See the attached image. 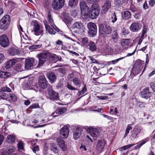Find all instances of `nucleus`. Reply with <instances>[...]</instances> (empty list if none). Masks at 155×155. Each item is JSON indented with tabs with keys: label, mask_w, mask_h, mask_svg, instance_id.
Returning a JSON list of instances; mask_svg holds the SVG:
<instances>
[{
	"label": "nucleus",
	"mask_w": 155,
	"mask_h": 155,
	"mask_svg": "<svg viewBox=\"0 0 155 155\" xmlns=\"http://www.w3.org/2000/svg\"><path fill=\"white\" fill-rule=\"evenodd\" d=\"M31 25L33 26V31L34 34L36 35H42L43 31V27L38 23L36 20L33 21L31 23Z\"/></svg>",
	"instance_id": "nucleus-1"
},
{
	"label": "nucleus",
	"mask_w": 155,
	"mask_h": 155,
	"mask_svg": "<svg viewBox=\"0 0 155 155\" xmlns=\"http://www.w3.org/2000/svg\"><path fill=\"white\" fill-rule=\"evenodd\" d=\"M48 53L47 52L41 53L38 54L37 57L39 60V63L38 66L40 67L46 63L47 64L49 63L48 56Z\"/></svg>",
	"instance_id": "nucleus-2"
},
{
	"label": "nucleus",
	"mask_w": 155,
	"mask_h": 155,
	"mask_svg": "<svg viewBox=\"0 0 155 155\" xmlns=\"http://www.w3.org/2000/svg\"><path fill=\"white\" fill-rule=\"evenodd\" d=\"M11 21V18L8 15H6L3 16L0 20V28L2 30H6Z\"/></svg>",
	"instance_id": "nucleus-3"
},
{
	"label": "nucleus",
	"mask_w": 155,
	"mask_h": 155,
	"mask_svg": "<svg viewBox=\"0 0 155 155\" xmlns=\"http://www.w3.org/2000/svg\"><path fill=\"white\" fill-rule=\"evenodd\" d=\"M100 12L99 7L96 4L93 5L91 7V10L88 12L89 17L92 19H94L98 16Z\"/></svg>",
	"instance_id": "nucleus-4"
},
{
	"label": "nucleus",
	"mask_w": 155,
	"mask_h": 155,
	"mask_svg": "<svg viewBox=\"0 0 155 155\" xmlns=\"http://www.w3.org/2000/svg\"><path fill=\"white\" fill-rule=\"evenodd\" d=\"M87 27L88 29V34L89 36L93 37L96 35L97 27L94 23L89 22L87 25Z\"/></svg>",
	"instance_id": "nucleus-5"
},
{
	"label": "nucleus",
	"mask_w": 155,
	"mask_h": 155,
	"mask_svg": "<svg viewBox=\"0 0 155 155\" xmlns=\"http://www.w3.org/2000/svg\"><path fill=\"white\" fill-rule=\"evenodd\" d=\"M111 28L109 26L105 25H101L100 27L99 31L101 35L104 37L106 34H109L111 32Z\"/></svg>",
	"instance_id": "nucleus-6"
},
{
	"label": "nucleus",
	"mask_w": 155,
	"mask_h": 155,
	"mask_svg": "<svg viewBox=\"0 0 155 155\" xmlns=\"http://www.w3.org/2000/svg\"><path fill=\"white\" fill-rule=\"evenodd\" d=\"M36 64L37 62L34 58H27L25 61V68L27 70L29 69L31 67L35 65Z\"/></svg>",
	"instance_id": "nucleus-7"
},
{
	"label": "nucleus",
	"mask_w": 155,
	"mask_h": 155,
	"mask_svg": "<svg viewBox=\"0 0 155 155\" xmlns=\"http://www.w3.org/2000/svg\"><path fill=\"white\" fill-rule=\"evenodd\" d=\"M39 87L42 89H45L48 87V83L44 75L40 76L38 79Z\"/></svg>",
	"instance_id": "nucleus-8"
},
{
	"label": "nucleus",
	"mask_w": 155,
	"mask_h": 155,
	"mask_svg": "<svg viewBox=\"0 0 155 155\" xmlns=\"http://www.w3.org/2000/svg\"><path fill=\"white\" fill-rule=\"evenodd\" d=\"M0 44L4 48H6L9 45V41L6 35H3L0 36Z\"/></svg>",
	"instance_id": "nucleus-9"
},
{
	"label": "nucleus",
	"mask_w": 155,
	"mask_h": 155,
	"mask_svg": "<svg viewBox=\"0 0 155 155\" xmlns=\"http://www.w3.org/2000/svg\"><path fill=\"white\" fill-rule=\"evenodd\" d=\"M64 0H54L52 5L53 9L55 10L61 9L64 6Z\"/></svg>",
	"instance_id": "nucleus-10"
},
{
	"label": "nucleus",
	"mask_w": 155,
	"mask_h": 155,
	"mask_svg": "<svg viewBox=\"0 0 155 155\" xmlns=\"http://www.w3.org/2000/svg\"><path fill=\"white\" fill-rule=\"evenodd\" d=\"M142 25L138 22H133L130 27V30L133 32H138L142 28Z\"/></svg>",
	"instance_id": "nucleus-11"
},
{
	"label": "nucleus",
	"mask_w": 155,
	"mask_h": 155,
	"mask_svg": "<svg viewBox=\"0 0 155 155\" xmlns=\"http://www.w3.org/2000/svg\"><path fill=\"white\" fill-rule=\"evenodd\" d=\"M48 94L50 99L52 100H57L58 98V94L55 92L51 87H49L47 89Z\"/></svg>",
	"instance_id": "nucleus-12"
},
{
	"label": "nucleus",
	"mask_w": 155,
	"mask_h": 155,
	"mask_svg": "<svg viewBox=\"0 0 155 155\" xmlns=\"http://www.w3.org/2000/svg\"><path fill=\"white\" fill-rule=\"evenodd\" d=\"M61 136L64 138H66L68 137L69 133L68 126L65 125L61 128L60 130Z\"/></svg>",
	"instance_id": "nucleus-13"
},
{
	"label": "nucleus",
	"mask_w": 155,
	"mask_h": 155,
	"mask_svg": "<svg viewBox=\"0 0 155 155\" xmlns=\"http://www.w3.org/2000/svg\"><path fill=\"white\" fill-rule=\"evenodd\" d=\"M81 12L82 15H87L89 12V8L86 4L84 1H81L80 3Z\"/></svg>",
	"instance_id": "nucleus-14"
},
{
	"label": "nucleus",
	"mask_w": 155,
	"mask_h": 155,
	"mask_svg": "<svg viewBox=\"0 0 155 155\" xmlns=\"http://www.w3.org/2000/svg\"><path fill=\"white\" fill-rule=\"evenodd\" d=\"M106 143L104 140H99L97 144L96 149L101 152L106 148Z\"/></svg>",
	"instance_id": "nucleus-15"
},
{
	"label": "nucleus",
	"mask_w": 155,
	"mask_h": 155,
	"mask_svg": "<svg viewBox=\"0 0 155 155\" xmlns=\"http://www.w3.org/2000/svg\"><path fill=\"white\" fill-rule=\"evenodd\" d=\"M152 94L149 91V89L148 87H146L143 89L141 92L140 96L141 97L147 99L151 97Z\"/></svg>",
	"instance_id": "nucleus-16"
},
{
	"label": "nucleus",
	"mask_w": 155,
	"mask_h": 155,
	"mask_svg": "<svg viewBox=\"0 0 155 155\" xmlns=\"http://www.w3.org/2000/svg\"><path fill=\"white\" fill-rule=\"evenodd\" d=\"M87 131L90 133L93 137H96L99 135L100 132L99 130L93 127H88L87 129Z\"/></svg>",
	"instance_id": "nucleus-17"
},
{
	"label": "nucleus",
	"mask_w": 155,
	"mask_h": 155,
	"mask_svg": "<svg viewBox=\"0 0 155 155\" xmlns=\"http://www.w3.org/2000/svg\"><path fill=\"white\" fill-rule=\"evenodd\" d=\"M56 142L60 148L64 151L67 150V147L65 144V141L61 138L58 137L56 139Z\"/></svg>",
	"instance_id": "nucleus-18"
},
{
	"label": "nucleus",
	"mask_w": 155,
	"mask_h": 155,
	"mask_svg": "<svg viewBox=\"0 0 155 155\" xmlns=\"http://www.w3.org/2000/svg\"><path fill=\"white\" fill-rule=\"evenodd\" d=\"M82 129L80 127H77L76 129L74 130L73 137L75 140L79 138L81 133Z\"/></svg>",
	"instance_id": "nucleus-19"
},
{
	"label": "nucleus",
	"mask_w": 155,
	"mask_h": 155,
	"mask_svg": "<svg viewBox=\"0 0 155 155\" xmlns=\"http://www.w3.org/2000/svg\"><path fill=\"white\" fill-rule=\"evenodd\" d=\"M141 129L139 127H137L134 128L131 131V136L134 139L138 137L137 135L140 132Z\"/></svg>",
	"instance_id": "nucleus-20"
},
{
	"label": "nucleus",
	"mask_w": 155,
	"mask_h": 155,
	"mask_svg": "<svg viewBox=\"0 0 155 155\" xmlns=\"http://www.w3.org/2000/svg\"><path fill=\"white\" fill-rule=\"evenodd\" d=\"M111 6V4L110 1L109 0H106L105 2L104 3V5L102 7V12L104 13L106 12Z\"/></svg>",
	"instance_id": "nucleus-21"
},
{
	"label": "nucleus",
	"mask_w": 155,
	"mask_h": 155,
	"mask_svg": "<svg viewBox=\"0 0 155 155\" xmlns=\"http://www.w3.org/2000/svg\"><path fill=\"white\" fill-rule=\"evenodd\" d=\"M131 13L129 11H125L122 13V16L123 19L125 20H128L131 18Z\"/></svg>",
	"instance_id": "nucleus-22"
},
{
	"label": "nucleus",
	"mask_w": 155,
	"mask_h": 155,
	"mask_svg": "<svg viewBox=\"0 0 155 155\" xmlns=\"http://www.w3.org/2000/svg\"><path fill=\"white\" fill-rule=\"evenodd\" d=\"M72 28L78 30L82 29L84 28V25L81 21L75 22L73 24Z\"/></svg>",
	"instance_id": "nucleus-23"
},
{
	"label": "nucleus",
	"mask_w": 155,
	"mask_h": 155,
	"mask_svg": "<svg viewBox=\"0 0 155 155\" xmlns=\"http://www.w3.org/2000/svg\"><path fill=\"white\" fill-rule=\"evenodd\" d=\"M17 61V59H14L9 60L6 64V68L7 69L10 68L12 66L15 64Z\"/></svg>",
	"instance_id": "nucleus-24"
},
{
	"label": "nucleus",
	"mask_w": 155,
	"mask_h": 155,
	"mask_svg": "<svg viewBox=\"0 0 155 155\" xmlns=\"http://www.w3.org/2000/svg\"><path fill=\"white\" fill-rule=\"evenodd\" d=\"M63 21L66 24H70L72 19L69 16L68 14L65 13L63 14Z\"/></svg>",
	"instance_id": "nucleus-25"
},
{
	"label": "nucleus",
	"mask_w": 155,
	"mask_h": 155,
	"mask_svg": "<svg viewBox=\"0 0 155 155\" xmlns=\"http://www.w3.org/2000/svg\"><path fill=\"white\" fill-rule=\"evenodd\" d=\"M48 79L51 82H53L56 79V76L55 74L52 72L48 73L47 75Z\"/></svg>",
	"instance_id": "nucleus-26"
},
{
	"label": "nucleus",
	"mask_w": 155,
	"mask_h": 155,
	"mask_svg": "<svg viewBox=\"0 0 155 155\" xmlns=\"http://www.w3.org/2000/svg\"><path fill=\"white\" fill-rule=\"evenodd\" d=\"M119 38V36L117 32L115 31H114L112 33L111 38L112 40L115 43H117Z\"/></svg>",
	"instance_id": "nucleus-27"
},
{
	"label": "nucleus",
	"mask_w": 155,
	"mask_h": 155,
	"mask_svg": "<svg viewBox=\"0 0 155 155\" xmlns=\"http://www.w3.org/2000/svg\"><path fill=\"white\" fill-rule=\"evenodd\" d=\"M73 83L75 86L80 87L81 84V81L78 78H74L73 80Z\"/></svg>",
	"instance_id": "nucleus-28"
},
{
	"label": "nucleus",
	"mask_w": 155,
	"mask_h": 155,
	"mask_svg": "<svg viewBox=\"0 0 155 155\" xmlns=\"http://www.w3.org/2000/svg\"><path fill=\"white\" fill-rule=\"evenodd\" d=\"M45 28L46 30L48 31V32L50 34L54 35L56 32L54 30L53 28H51L49 25H48L45 23H44Z\"/></svg>",
	"instance_id": "nucleus-29"
},
{
	"label": "nucleus",
	"mask_w": 155,
	"mask_h": 155,
	"mask_svg": "<svg viewBox=\"0 0 155 155\" xmlns=\"http://www.w3.org/2000/svg\"><path fill=\"white\" fill-rule=\"evenodd\" d=\"M8 53L11 55L14 56L18 54V51L15 48H12L8 50Z\"/></svg>",
	"instance_id": "nucleus-30"
},
{
	"label": "nucleus",
	"mask_w": 155,
	"mask_h": 155,
	"mask_svg": "<svg viewBox=\"0 0 155 155\" xmlns=\"http://www.w3.org/2000/svg\"><path fill=\"white\" fill-rule=\"evenodd\" d=\"M51 150L53 151L55 154L58 153L59 150L56 144L51 143L50 144Z\"/></svg>",
	"instance_id": "nucleus-31"
},
{
	"label": "nucleus",
	"mask_w": 155,
	"mask_h": 155,
	"mask_svg": "<svg viewBox=\"0 0 155 155\" xmlns=\"http://www.w3.org/2000/svg\"><path fill=\"white\" fill-rule=\"evenodd\" d=\"M7 138L8 142L10 143H14L15 141V137L13 135H8L7 136Z\"/></svg>",
	"instance_id": "nucleus-32"
},
{
	"label": "nucleus",
	"mask_w": 155,
	"mask_h": 155,
	"mask_svg": "<svg viewBox=\"0 0 155 155\" xmlns=\"http://www.w3.org/2000/svg\"><path fill=\"white\" fill-rule=\"evenodd\" d=\"M88 46H89V49L91 51H94L96 50V46L93 42L90 41Z\"/></svg>",
	"instance_id": "nucleus-33"
},
{
	"label": "nucleus",
	"mask_w": 155,
	"mask_h": 155,
	"mask_svg": "<svg viewBox=\"0 0 155 155\" xmlns=\"http://www.w3.org/2000/svg\"><path fill=\"white\" fill-rule=\"evenodd\" d=\"M115 5L117 6H121L123 3H127L128 0H114Z\"/></svg>",
	"instance_id": "nucleus-34"
},
{
	"label": "nucleus",
	"mask_w": 155,
	"mask_h": 155,
	"mask_svg": "<svg viewBox=\"0 0 155 155\" xmlns=\"http://www.w3.org/2000/svg\"><path fill=\"white\" fill-rule=\"evenodd\" d=\"M48 20L49 21V24L51 25H54V22L53 19V17L52 16V14L50 11H49L48 14Z\"/></svg>",
	"instance_id": "nucleus-35"
},
{
	"label": "nucleus",
	"mask_w": 155,
	"mask_h": 155,
	"mask_svg": "<svg viewBox=\"0 0 155 155\" xmlns=\"http://www.w3.org/2000/svg\"><path fill=\"white\" fill-rule=\"evenodd\" d=\"M10 74L8 72L0 71V78H5L8 77Z\"/></svg>",
	"instance_id": "nucleus-36"
},
{
	"label": "nucleus",
	"mask_w": 155,
	"mask_h": 155,
	"mask_svg": "<svg viewBox=\"0 0 155 155\" xmlns=\"http://www.w3.org/2000/svg\"><path fill=\"white\" fill-rule=\"evenodd\" d=\"M130 44L129 41L127 39H123L121 41V44L122 46L126 48Z\"/></svg>",
	"instance_id": "nucleus-37"
},
{
	"label": "nucleus",
	"mask_w": 155,
	"mask_h": 155,
	"mask_svg": "<svg viewBox=\"0 0 155 155\" xmlns=\"http://www.w3.org/2000/svg\"><path fill=\"white\" fill-rule=\"evenodd\" d=\"M67 111V108L65 107H62L57 110L56 113L59 114H61L65 113Z\"/></svg>",
	"instance_id": "nucleus-38"
},
{
	"label": "nucleus",
	"mask_w": 155,
	"mask_h": 155,
	"mask_svg": "<svg viewBox=\"0 0 155 155\" xmlns=\"http://www.w3.org/2000/svg\"><path fill=\"white\" fill-rule=\"evenodd\" d=\"M78 2V0H69L68 5L71 7L75 6L77 4Z\"/></svg>",
	"instance_id": "nucleus-39"
},
{
	"label": "nucleus",
	"mask_w": 155,
	"mask_h": 155,
	"mask_svg": "<svg viewBox=\"0 0 155 155\" xmlns=\"http://www.w3.org/2000/svg\"><path fill=\"white\" fill-rule=\"evenodd\" d=\"M134 145V144H130L128 145H127L120 148H119V150L120 151L125 150L127 149L130 148Z\"/></svg>",
	"instance_id": "nucleus-40"
},
{
	"label": "nucleus",
	"mask_w": 155,
	"mask_h": 155,
	"mask_svg": "<svg viewBox=\"0 0 155 155\" xmlns=\"http://www.w3.org/2000/svg\"><path fill=\"white\" fill-rule=\"evenodd\" d=\"M81 42L83 44L86 46H88V44L90 43V41H89L87 38H83L81 39Z\"/></svg>",
	"instance_id": "nucleus-41"
},
{
	"label": "nucleus",
	"mask_w": 155,
	"mask_h": 155,
	"mask_svg": "<svg viewBox=\"0 0 155 155\" xmlns=\"http://www.w3.org/2000/svg\"><path fill=\"white\" fill-rule=\"evenodd\" d=\"M18 72L21 71L23 68H22L21 64L19 63L17 64L14 68Z\"/></svg>",
	"instance_id": "nucleus-42"
},
{
	"label": "nucleus",
	"mask_w": 155,
	"mask_h": 155,
	"mask_svg": "<svg viewBox=\"0 0 155 155\" xmlns=\"http://www.w3.org/2000/svg\"><path fill=\"white\" fill-rule=\"evenodd\" d=\"M15 149V148L13 146L10 147L8 148L7 149V150L6 152H8V153L9 154V155H10L11 153L14 152Z\"/></svg>",
	"instance_id": "nucleus-43"
},
{
	"label": "nucleus",
	"mask_w": 155,
	"mask_h": 155,
	"mask_svg": "<svg viewBox=\"0 0 155 155\" xmlns=\"http://www.w3.org/2000/svg\"><path fill=\"white\" fill-rule=\"evenodd\" d=\"M132 129V127L128 125L127 127L126 130L125 134L124 135V137H126L129 133L130 130Z\"/></svg>",
	"instance_id": "nucleus-44"
},
{
	"label": "nucleus",
	"mask_w": 155,
	"mask_h": 155,
	"mask_svg": "<svg viewBox=\"0 0 155 155\" xmlns=\"http://www.w3.org/2000/svg\"><path fill=\"white\" fill-rule=\"evenodd\" d=\"M49 57H48V61L49 63L51 62L54 60L55 59V55L54 54H51L49 55H48Z\"/></svg>",
	"instance_id": "nucleus-45"
},
{
	"label": "nucleus",
	"mask_w": 155,
	"mask_h": 155,
	"mask_svg": "<svg viewBox=\"0 0 155 155\" xmlns=\"http://www.w3.org/2000/svg\"><path fill=\"white\" fill-rule=\"evenodd\" d=\"M0 91L4 92H10L11 91V90L8 87H2Z\"/></svg>",
	"instance_id": "nucleus-46"
},
{
	"label": "nucleus",
	"mask_w": 155,
	"mask_h": 155,
	"mask_svg": "<svg viewBox=\"0 0 155 155\" xmlns=\"http://www.w3.org/2000/svg\"><path fill=\"white\" fill-rule=\"evenodd\" d=\"M24 143L21 141H19L18 143V147L19 150H23L24 149Z\"/></svg>",
	"instance_id": "nucleus-47"
},
{
	"label": "nucleus",
	"mask_w": 155,
	"mask_h": 155,
	"mask_svg": "<svg viewBox=\"0 0 155 155\" xmlns=\"http://www.w3.org/2000/svg\"><path fill=\"white\" fill-rule=\"evenodd\" d=\"M130 10L133 12H138V9L135 7L134 5H131L130 8Z\"/></svg>",
	"instance_id": "nucleus-48"
},
{
	"label": "nucleus",
	"mask_w": 155,
	"mask_h": 155,
	"mask_svg": "<svg viewBox=\"0 0 155 155\" xmlns=\"http://www.w3.org/2000/svg\"><path fill=\"white\" fill-rule=\"evenodd\" d=\"M58 72L63 74H65L66 73V70L64 68H60L58 69Z\"/></svg>",
	"instance_id": "nucleus-49"
},
{
	"label": "nucleus",
	"mask_w": 155,
	"mask_h": 155,
	"mask_svg": "<svg viewBox=\"0 0 155 155\" xmlns=\"http://www.w3.org/2000/svg\"><path fill=\"white\" fill-rule=\"evenodd\" d=\"M87 91V89L86 86V85L84 86V87H83L82 90L80 91L79 92V95H82L85 92Z\"/></svg>",
	"instance_id": "nucleus-50"
},
{
	"label": "nucleus",
	"mask_w": 155,
	"mask_h": 155,
	"mask_svg": "<svg viewBox=\"0 0 155 155\" xmlns=\"http://www.w3.org/2000/svg\"><path fill=\"white\" fill-rule=\"evenodd\" d=\"M111 18L112 22L113 23H114L117 21V18L115 13H114L112 15Z\"/></svg>",
	"instance_id": "nucleus-51"
},
{
	"label": "nucleus",
	"mask_w": 155,
	"mask_h": 155,
	"mask_svg": "<svg viewBox=\"0 0 155 155\" xmlns=\"http://www.w3.org/2000/svg\"><path fill=\"white\" fill-rule=\"evenodd\" d=\"M146 142V141L143 140L142 142L140 143V144H138L136 146H135V149H137L140 148Z\"/></svg>",
	"instance_id": "nucleus-52"
},
{
	"label": "nucleus",
	"mask_w": 155,
	"mask_h": 155,
	"mask_svg": "<svg viewBox=\"0 0 155 155\" xmlns=\"http://www.w3.org/2000/svg\"><path fill=\"white\" fill-rule=\"evenodd\" d=\"M67 87H68V88L71 90H77L76 88H75L73 87L72 86H71V84H67Z\"/></svg>",
	"instance_id": "nucleus-53"
},
{
	"label": "nucleus",
	"mask_w": 155,
	"mask_h": 155,
	"mask_svg": "<svg viewBox=\"0 0 155 155\" xmlns=\"http://www.w3.org/2000/svg\"><path fill=\"white\" fill-rule=\"evenodd\" d=\"M32 150L34 153H36L37 151H38V146L35 144L34 146L32 148Z\"/></svg>",
	"instance_id": "nucleus-54"
},
{
	"label": "nucleus",
	"mask_w": 155,
	"mask_h": 155,
	"mask_svg": "<svg viewBox=\"0 0 155 155\" xmlns=\"http://www.w3.org/2000/svg\"><path fill=\"white\" fill-rule=\"evenodd\" d=\"M42 46L41 44L35 45L32 46L31 48L32 49H35L40 48Z\"/></svg>",
	"instance_id": "nucleus-55"
},
{
	"label": "nucleus",
	"mask_w": 155,
	"mask_h": 155,
	"mask_svg": "<svg viewBox=\"0 0 155 155\" xmlns=\"http://www.w3.org/2000/svg\"><path fill=\"white\" fill-rule=\"evenodd\" d=\"M71 15L74 17H75L77 16L78 13L77 11L75 10H72L71 12Z\"/></svg>",
	"instance_id": "nucleus-56"
},
{
	"label": "nucleus",
	"mask_w": 155,
	"mask_h": 155,
	"mask_svg": "<svg viewBox=\"0 0 155 155\" xmlns=\"http://www.w3.org/2000/svg\"><path fill=\"white\" fill-rule=\"evenodd\" d=\"M10 98L13 101H15L16 100V97L13 94H10Z\"/></svg>",
	"instance_id": "nucleus-57"
},
{
	"label": "nucleus",
	"mask_w": 155,
	"mask_h": 155,
	"mask_svg": "<svg viewBox=\"0 0 155 155\" xmlns=\"http://www.w3.org/2000/svg\"><path fill=\"white\" fill-rule=\"evenodd\" d=\"M5 59L4 55L2 53H0V64Z\"/></svg>",
	"instance_id": "nucleus-58"
},
{
	"label": "nucleus",
	"mask_w": 155,
	"mask_h": 155,
	"mask_svg": "<svg viewBox=\"0 0 155 155\" xmlns=\"http://www.w3.org/2000/svg\"><path fill=\"white\" fill-rule=\"evenodd\" d=\"M143 63L144 62H142V61H140L139 62H138L137 64L139 65V67H138V68L140 69L142 68L143 66Z\"/></svg>",
	"instance_id": "nucleus-59"
},
{
	"label": "nucleus",
	"mask_w": 155,
	"mask_h": 155,
	"mask_svg": "<svg viewBox=\"0 0 155 155\" xmlns=\"http://www.w3.org/2000/svg\"><path fill=\"white\" fill-rule=\"evenodd\" d=\"M97 0H86L87 3L90 4H93L96 3L97 2Z\"/></svg>",
	"instance_id": "nucleus-60"
},
{
	"label": "nucleus",
	"mask_w": 155,
	"mask_h": 155,
	"mask_svg": "<svg viewBox=\"0 0 155 155\" xmlns=\"http://www.w3.org/2000/svg\"><path fill=\"white\" fill-rule=\"evenodd\" d=\"M149 4L151 6H153L155 4V0H150Z\"/></svg>",
	"instance_id": "nucleus-61"
},
{
	"label": "nucleus",
	"mask_w": 155,
	"mask_h": 155,
	"mask_svg": "<svg viewBox=\"0 0 155 155\" xmlns=\"http://www.w3.org/2000/svg\"><path fill=\"white\" fill-rule=\"evenodd\" d=\"M150 85L153 91L155 92V84L153 82H151L150 84Z\"/></svg>",
	"instance_id": "nucleus-62"
},
{
	"label": "nucleus",
	"mask_w": 155,
	"mask_h": 155,
	"mask_svg": "<svg viewBox=\"0 0 155 155\" xmlns=\"http://www.w3.org/2000/svg\"><path fill=\"white\" fill-rule=\"evenodd\" d=\"M51 26H52V27L53 28L55 31L58 32H59V29L55 26L54 24V25H51Z\"/></svg>",
	"instance_id": "nucleus-63"
},
{
	"label": "nucleus",
	"mask_w": 155,
	"mask_h": 155,
	"mask_svg": "<svg viewBox=\"0 0 155 155\" xmlns=\"http://www.w3.org/2000/svg\"><path fill=\"white\" fill-rule=\"evenodd\" d=\"M147 29V27L146 25H144L143 28L142 32L146 33Z\"/></svg>",
	"instance_id": "nucleus-64"
}]
</instances>
